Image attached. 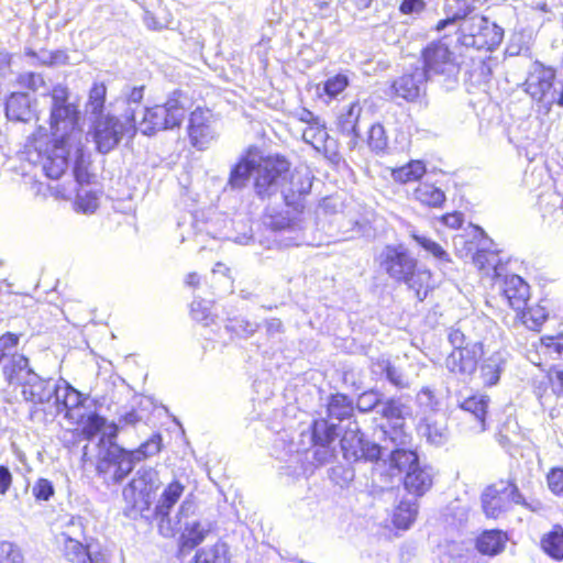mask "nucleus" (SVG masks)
<instances>
[{
	"label": "nucleus",
	"mask_w": 563,
	"mask_h": 563,
	"mask_svg": "<svg viewBox=\"0 0 563 563\" xmlns=\"http://www.w3.org/2000/svg\"><path fill=\"white\" fill-rule=\"evenodd\" d=\"M331 479L341 487L349 485L355 477V472L351 467L338 465L331 468Z\"/></svg>",
	"instance_id": "338daca9"
},
{
	"label": "nucleus",
	"mask_w": 563,
	"mask_h": 563,
	"mask_svg": "<svg viewBox=\"0 0 563 563\" xmlns=\"http://www.w3.org/2000/svg\"><path fill=\"white\" fill-rule=\"evenodd\" d=\"M426 173V165L422 161H411L407 165L393 170L394 180L406 184L420 179Z\"/></svg>",
	"instance_id": "49530a36"
},
{
	"label": "nucleus",
	"mask_w": 563,
	"mask_h": 563,
	"mask_svg": "<svg viewBox=\"0 0 563 563\" xmlns=\"http://www.w3.org/2000/svg\"><path fill=\"white\" fill-rule=\"evenodd\" d=\"M384 400L383 394L378 390L369 389L362 393L357 397L356 408L360 412H369L378 407H382V402Z\"/></svg>",
	"instance_id": "4d7b16f0"
},
{
	"label": "nucleus",
	"mask_w": 563,
	"mask_h": 563,
	"mask_svg": "<svg viewBox=\"0 0 563 563\" xmlns=\"http://www.w3.org/2000/svg\"><path fill=\"white\" fill-rule=\"evenodd\" d=\"M289 170L290 163L285 156L267 155L255 162L251 158L249 148V181L253 179V187L258 197L265 198L275 194Z\"/></svg>",
	"instance_id": "423d86ee"
},
{
	"label": "nucleus",
	"mask_w": 563,
	"mask_h": 563,
	"mask_svg": "<svg viewBox=\"0 0 563 563\" xmlns=\"http://www.w3.org/2000/svg\"><path fill=\"white\" fill-rule=\"evenodd\" d=\"M79 111L69 102V91L65 86L57 85L51 92L49 125L53 137H65L78 143L81 137Z\"/></svg>",
	"instance_id": "0eeeda50"
},
{
	"label": "nucleus",
	"mask_w": 563,
	"mask_h": 563,
	"mask_svg": "<svg viewBox=\"0 0 563 563\" xmlns=\"http://www.w3.org/2000/svg\"><path fill=\"white\" fill-rule=\"evenodd\" d=\"M410 236L421 249L431 254L439 262L449 263L451 261L449 253L430 238L417 232H412Z\"/></svg>",
	"instance_id": "8fccbe9b"
},
{
	"label": "nucleus",
	"mask_w": 563,
	"mask_h": 563,
	"mask_svg": "<svg viewBox=\"0 0 563 563\" xmlns=\"http://www.w3.org/2000/svg\"><path fill=\"white\" fill-rule=\"evenodd\" d=\"M211 113L207 110L196 109L190 113L188 134L191 144L198 150H203L216 135L210 122Z\"/></svg>",
	"instance_id": "6ab92c4d"
},
{
	"label": "nucleus",
	"mask_w": 563,
	"mask_h": 563,
	"mask_svg": "<svg viewBox=\"0 0 563 563\" xmlns=\"http://www.w3.org/2000/svg\"><path fill=\"white\" fill-rule=\"evenodd\" d=\"M327 412L331 420H350L354 416L353 401L344 394L332 395L328 401Z\"/></svg>",
	"instance_id": "f704fd0d"
},
{
	"label": "nucleus",
	"mask_w": 563,
	"mask_h": 563,
	"mask_svg": "<svg viewBox=\"0 0 563 563\" xmlns=\"http://www.w3.org/2000/svg\"><path fill=\"white\" fill-rule=\"evenodd\" d=\"M70 141L65 137H53V146L44 159L43 170L51 179H59L69 165Z\"/></svg>",
	"instance_id": "a211bd4d"
},
{
	"label": "nucleus",
	"mask_w": 563,
	"mask_h": 563,
	"mask_svg": "<svg viewBox=\"0 0 563 563\" xmlns=\"http://www.w3.org/2000/svg\"><path fill=\"white\" fill-rule=\"evenodd\" d=\"M415 200L429 208H442L446 201L444 191L431 183H420L413 191Z\"/></svg>",
	"instance_id": "c9c22d12"
},
{
	"label": "nucleus",
	"mask_w": 563,
	"mask_h": 563,
	"mask_svg": "<svg viewBox=\"0 0 563 563\" xmlns=\"http://www.w3.org/2000/svg\"><path fill=\"white\" fill-rule=\"evenodd\" d=\"M233 280L231 268L221 262L214 265L207 277V283L210 285L212 292L218 297L233 292Z\"/></svg>",
	"instance_id": "7c9ffc66"
},
{
	"label": "nucleus",
	"mask_w": 563,
	"mask_h": 563,
	"mask_svg": "<svg viewBox=\"0 0 563 563\" xmlns=\"http://www.w3.org/2000/svg\"><path fill=\"white\" fill-rule=\"evenodd\" d=\"M503 295L514 310L521 311L530 299V286L519 275H506L503 282Z\"/></svg>",
	"instance_id": "aec40b11"
},
{
	"label": "nucleus",
	"mask_w": 563,
	"mask_h": 563,
	"mask_svg": "<svg viewBox=\"0 0 563 563\" xmlns=\"http://www.w3.org/2000/svg\"><path fill=\"white\" fill-rule=\"evenodd\" d=\"M310 429L312 444H333L338 437L336 424L327 419L314 420Z\"/></svg>",
	"instance_id": "58836bf2"
},
{
	"label": "nucleus",
	"mask_w": 563,
	"mask_h": 563,
	"mask_svg": "<svg viewBox=\"0 0 563 563\" xmlns=\"http://www.w3.org/2000/svg\"><path fill=\"white\" fill-rule=\"evenodd\" d=\"M229 548L224 542H218L211 548L197 551L191 563H228Z\"/></svg>",
	"instance_id": "79ce46f5"
},
{
	"label": "nucleus",
	"mask_w": 563,
	"mask_h": 563,
	"mask_svg": "<svg viewBox=\"0 0 563 563\" xmlns=\"http://www.w3.org/2000/svg\"><path fill=\"white\" fill-rule=\"evenodd\" d=\"M508 353L506 351H496L484 358L481 365V378L484 386H494L498 384L500 374L507 364Z\"/></svg>",
	"instance_id": "cd10ccee"
},
{
	"label": "nucleus",
	"mask_w": 563,
	"mask_h": 563,
	"mask_svg": "<svg viewBox=\"0 0 563 563\" xmlns=\"http://www.w3.org/2000/svg\"><path fill=\"white\" fill-rule=\"evenodd\" d=\"M136 131L135 109H126L124 121L109 113L96 117L90 134L96 150L101 154H108L120 144L123 136L132 139Z\"/></svg>",
	"instance_id": "39448f33"
},
{
	"label": "nucleus",
	"mask_w": 563,
	"mask_h": 563,
	"mask_svg": "<svg viewBox=\"0 0 563 563\" xmlns=\"http://www.w3.org/2000/svg\"><path fill=\"white\" fill-rule=\"evenodd\" d=\"M504 487V481H499L483 492L482 508L487 518L496 519L508 509Z\"/></svg>",
	"instance_id": "5701e85b"
},
{
	"label": "nucleus",
	"mask_w": 563,
	"mask_h": 563,
	"mask_svg": "<svg viewBox=\"0 0 563 563\" xmlns=\"http://www.w3.org/2000/svg\"><path fill=\"white\" fill-rule=\"evenodd\" d=\"M416 402L421 416L434 415L440 406V401L437 398L434 390L428 386L422 387L417 393Z\"/></svg>",
	"instance_id": "864d4df0"
},
{
	"label": "nucleus",
	"mask_w": 563,
	"mask_h": 563,
	"mask_svg": "<svg viewBox=\"0 0 563 563\" xmlns=\"http://www.w3.org/2000/svg\"><path fill=\"white\" fill-rule=\"evenodd\" d=\"M448 341L454 350L464 349L467 344L474 343L468 340L465 333V322L463 321H459L448 329Z\"/></svg>",
	"instance_id": "bf43d9fd"
},
{
	"label": "nucleus",
	"mask_w": 563,
	"mask_h": 563,
	"mask_svg": "<svg viewBox=\"0 0 563 563\" xmlns=\"http://www.w3.org/2000/svg\"><path fill=\"white\" fill-rule=\"evenodd\" d=\"M548 486L555 495H563V468H552L547 476Z\"/></svg>",
	"instance_id": "774afa93"
},
{
	"label": "nucleus",
	"mask_w": 563,
	"mask_h": 563,
	"mask_svg": "<svg viewBox=\"0 0 563 563\" xmlns=\"http://www.w3.org/2000/svg\"><path fill=\"white\" fill-rule=\"evenodd\" d=\"M5 115L9 120L26 122L31 119V98L24 92H14L5 101Z\"/></svg>",
	"instance_id": "2f4dec72"
},
{
	"label": "nucleus",
	"mask_w": 563,
	"mask_h": 563,
	"mask_svg": "<svg viewBox=\"0 0 563 563\" xmlns=\"http://www.w3.org/2000/svg\"><path fill=\"white\" fill-rule=\"evenodd\" d=\"M418 503L416 499H404L396 507L393 522L398 529L407 530L416 520Z\"/></svg>",
	"instance_id": "e433bc0d"
},
{
	"label": "nucleus",
	"mask_w": 563,
	"mask_h": 563,
	"mask_svg": "<svg viewBox=\"0 0 563 563\" xmlns=\"http://www.w3.org/2000/svg\"><path fill=\"white\" fill-rule=\"evenodd\" d=\"M420 67L430 81H437L446 91L454 90L459 86L462 60L450 48L446 35L431 41L422 48Z\"/></svg>",
	"instance_id": "20e7f679"
},
{
	"label": "nucleus",
	"mask_w": 563,
	"mask_h": 563,
	"mask_svg": "<svg viewBox=\"0 0 563 563\" xmlns=\"http://www.w3.org/2000/svg\"><path fill=\"white\" fill-rule=\"evenodd\" d=\"M542 550L553 560H563V528L554 526L553 529L541 539Z\"/></svg>",
	"instance_id": "4c0bfd02"
},
{
	"label": "nucleus",
	"mask_w": 563,
	"mask_h": 563,
	"mask_svg": "<svg viewBox=\"0 0 563 563\" xmlns=\"http://www.w3.org/2000/svg\"><path fill=\"white\" fill-rule=\"evenodd\" d=\"M554 79L555 70L537 62L526 79L525 90L532 99L543 102L548 107L554 103L558 104L556 99L560 95V89L553 87Z\"/></svg>",
	"instance_id": "ddd939ff"
},
{
	"label": "nucleus",
	"mask_w": 563,
	"mask_h": 563,
	"mask_svg": "<svg viewBox=\"0 0 563 563\" xmlns=\"http://www.w3.org/2000/svg\"><path fill=\"white\" fill-rule=\"evenodd\" d=\"M379 266L389 278L407 285L420 301L424 300L430 272L419 266L418 260L405 245H386L379 254Z\"/></svg>",
	"instance_id": "f03ea898"
},
{
	"label": "nucleus",
	"mask_w": 563,
	"mask_h": 563,
	"mask_svg": "<svg viewBox=\"0 0 563 563\" xmlns=\"http://www.w3.org/2000/svg\"><path fill=\"white\" fill-rule=\"evenodd\" d=\"M106 418L98 413H90L82 427V432L88 439H92L98 435L106 427Z\"/></svg>",
	"instance_id": "69168bd1"
},
{
	"label": "nucleus",
	"mask_w": 563,
	"mask_h": 563,
	"mask_svg": "<svg viewBox=\"0 0 563 563\" xmlns=\"http://www.w3.org/2000/svg\"><path fill=\"white\" fill-rule=\"evenodd\" d=\"M163 449V437L159 432H154L139 448L130 450L131 456L135 463L157 455Z\"/></svg>",
	"instance_id": "a19ab883"
},
{
	"label": "nucleus",
	"mask_w": 563,
	"mask_h": 563,
	"mask_svg": "<svg viewBox=\"0 0 563 563\" xmlns=\"http://www.w3.org/2000/svg\"><path fill=\"white\" fill-rule=\"evenodd\" d=\"M504 485H505V497H506V504H507V507L509 506V504H516V505H521V506H525L526 508L530 509V510H536L534 507H532L530 504L527 503L526 498L523 497V495L520 493L518 486L514 483V482H510V481H504Z\"/></svg>",
	"instance_id": "e2e57ef3"
},
{
	"label": "nucleus",
	"mask_w": 563,
	"mask_h": 563,
	"mask_svg": "<svg viewBox=\"0 0 563 563\" xmlns=\"http://www.w3.org/2000/svg\"><path fill=\"white\" fill-rule=\"evenodd\" d=\"M418 433L426 438L427 442L441 446L449 441L450 432L445 419H438L434 415H426L419 418Z\"/></svg>",
	"instance_id": "412c9836"
},
{
	"label": "nucleus",
	"mask_w": 563,
	"mask_h": 563,
	"mask_svg": "<svg viewBox=\"0 0 563 563\" xmlns=\"http://www.w3.org/2000/svg\"><path fill=\"white\" fill-rule=\"evenodd\" d=\"M263 222L273 231H294L296 225L289 212L277 211L271 208L266 209Z\"/></svg>",
	"instance_id": "a18cd8bd"
},
{
	"label": "nucleus",
	"mask_w": 563,
	"mask_h": 563,
	"mask_svg": "<svg viewBox=\"0 0 563 563\" xmlns=\"http://www.w3.org/2000/svg\"><path fill=\"white\" fill-rule=\"evenodd\" d=\"M208 531L209 527L202 526L198 520L186 522L180 538L181 547L188 549L196 548L205 540Z\"/></svg>",
	"instance_id": "37998d69"
},
{
	"label": "nucleus",
	"mask_w": 563,
	"mask_h": 563,
	"mask_svg": "<svg viewBox=\"0 0 563 563\" xmlns=\"http://www.w3.org/2000/svg\"><path fill=\"white\" fill-rule=\"evenodd\" d=\"M211 300L206 299H195L191 302V317L194 320L203 323L205 325H208L210 322L213 321V316L211 312Z\"/></svg>",
	"instance_id": "13d9d810"
},
{
	"label": "nucleus",
	"mask_w": 563,
	"mask_h": 563,
	"mask_svg": "<svg viewBox=\"0 0 563 563\" xmlns=\"http://www.w3.org/2000/svg\"><path fill=\"white\" fill-rule=\"evenodd\" d=\"M474 5L470 3L467 0H455V7L445 5L444 11L446 14L445 19L440 20L434 30L437 32H442L446 30L449 26H454L456 23H462L466 19H470L474 14Z\"/></svg>",
	"instance_id": "c756f323"
},
{
	"label": "nucleus",
	"mask_w": 563,
	"mask_h": 563,
	"mask_svg": "<svg viewBox=\"0 0 563 563\" xmlns=\"http://www.w3.org/2000/svg\"><path fill=\"white\" fill-rule=\"evenodd\" d=\"M429 77L420 67V63L411 65L406 71L394 80L391 89L396 97L406 101H416L420 96L426 93Z\"/></svg>",
	"instance_id": "2eb2a0df"
},
{
	"label": "nucleus",
	"mask_w": 563,
	"mask_h": 563,
	"mask_svg": "<svg viewBox=\"0 0 563 563\" xmlns=\"http://www.w3.org/2000/svg\"><path fill=\"white\" fill-rule=\"evenodd\" d=\"M163 485L155 467L141 466L133 478L123 488L122 495L129 505L124 514L130 518L137 516L147 521H156L159 532L167 537L172 533L170 511L184 494L185 486L178 481L170 482L161 494L155 507H152L157 490Z\"/></svg>",
	"instance_id": "f257e3e1"
},
{
	"label": "nucleus",
	"mask_w": 563,
	"mask_h": 563,
	"mask_svg": "<svg viewBox=\"0 0 563 563\" xmlns=\"http://www.w3.org/2000/svg\"><path fill=\"white\" fill-rule=\"evenodd\" d=\"M367 145L376 155L386 153L388 146V137L385 128L380 123L371 125L367 133Z\"/></svg>",
	"instance_id": "09e8293b"
},
{
	"label": "nucleus",
	"mask_w": 563,
	"mask_h": 563,
	"mask_svg": "<svg viewBox=\"0 0 563 563\" xmlns=\"http://www.w3.org/2000/svg\"><path fill=\"white\" fill-rule=\"evenodd\" d=\"M548 308L541 302L529 308H525L521 311H517V317L520 319L522 324L533 331H539L541 325L548 319Z\"/></svg>",
	"instance_id": "ea45409f"
},
{
	"label": "nucleus",
	"mask_w": 563,
	"mask_h": 563,
	"mask_svg": "<svg viewBox=\"0 0 563 563\" xmlns=\"http://www.w3.org/2000/svg\"><path fill=\"white\" fill-rule=\"evenodd\" d=\"M376 367L379 368L380 373L385 375L386 379L397 388H407L409 382L402 371L395 366L388 360H382L376 363Z\"/></svg>",
	"instance_id": "603ef678"
},
{
	"label": "nucleus",
	"mask_w": 563,
	"mask_h": 563,
	"mask_svg": "<svg viewBox=\"0 0 563 563\" xmlns=\"http://www.w3.org/2000/svg\"><path fill=\"white\" fill-rule=\"evenodd\" d=\"M493 241L485 238L481 242V247L473 255V263L479 269L485 272L486 275L493 274L494 276L500 275L501 260L497 250H492Z\"/></svg>",
	"instance_id": "b1692460"
},
{
	"label": "nucleus",
	"mask_w": 563,
	"mask_h": 563,
	"mask_svg": "<svg viewBox=\"0 0 563 563\" xmlns=\"http://www.w3.org/2000/svg\"><path fill=\"white\" fill-rule=\"evenodd\" d=\"M74 206L77 212L91 214L99 207V197L93 190L80 188L77 191Z\"/></svg>",
	"instance_id": "3c124183"
},
{
	"label": "nucleus",
	"mask_w": 563,
	"mask_h": 563,
	"mask_svg": "<svg viewBox=\"0 0 563 563\" xmlns=\"http://www.w3.org/2000/svg\"><path fill=\"white\" fill-rule=\"evenodd\" d=\"M350 84V79L345 74H336L328 78L323 82V92L330 98H335L343 92Z\"/></svg>",
	"instance_id": "680f3d73"
},
{
	"label": "nucleus",
	"mask_w": 563,
	"mask_h": 563,
	"mask_svg": "<svg viewBox=\"0 0 563 563\" xmlns=\"http://www.w3.org/2000/svg\"><path fill=\"white\" fill-rule=\"evenodd\" d=\"M489 402L490 398L483 394H475L459 401L460 409L474 417L477 432H484L486 430V415Z\"/></svg>",
	"instance_id": "bb28decb"
},
{
	"label": "nucleus",
	"mask_w": 563,
	"mask_h": 563,
	"mask_svg": "<svg viewBox=\"0 0 563 563\" xmlns=\"http://www.w3.org/2000/svg\"><path fill=\"white\" fill-rule=\"evenodd\" d=\"M70 154L74 153L73 174L77 183L88 184L90 181V173L88 166L90 164L89 154L81 143V137H78V143L70 142Z\"/></svg>",
	"instance_id": "473e14b6"
},
{
	"label": "nucleus",
	"mask_w": 563,
	"mask_h": 563,
	"mask_svg": "<svg viewBox=\"0 0 563 563\" xmlns=\"http://www.w3.org/2000/svg\"><path fill=\"white\" fill-rule=\"evenodd\" d=\"M0 563H24V555L21 548L13 542L1 541Z\"/></svg>",
	"instance_id": "052dcab7"
},
{
	"label": "nucleus",
	"mask_w": 563,
	"mask_h": 563,
	"mask_svg": "<svg viewBox=\"0 0 563 563\" xmlns=\"http://www.w3.org/2000/svg\"><path fill=\"white\" fill-rule=\"evenodd\" d=\"M32 493L36 501H48L55 494V487L49 479L41 477L35 482Z\"/></svg>",
	"instance_id": "0e129e2a"
},
{
	"label": "nucleus",
	"mask_w": 563,
	"mask_h": 563,
	"mask_svg": "<svg viewBox=\"0 0 563 563\" xmlns=\"http://www.w3.org/2000/svg\"><path fill=\"white\" fill-rule=\"evenodd\" d=\"M107 96V87L102 82H95L89 91L87 108L96 117L104 115V102Z\"/></svg>",
	"instance_id": "5fc2aeb1"
},
{
	"label": "nucleus",
	"mask_w": 563,
	"mask_h": 563,
	"mask_svg": "<svg viewBox=\"0 0 563 563\" xmlns=\"http://www.w3.org/2000/svg\"><path fill=\"white\" fill-rule=\"evenodd\" d=\"M387 424L380 426L384 440L391 443L410 444L411 435L406 431L405 421L412 416L410 404L402 397L384 398L382 407L377 410Z\"/></svg>",
	"instance_id": "9b49d317"
},
{
	"label": "nucleus",
	"mask_w": 563,
	"mask_h": 563,
	"mask_svg": "<svg viewBox=\"0 0 563 563\" xmlns=\"http://www.w3.org/2000/svg\"><path fill=\"white\" fill-rule=\"evenodd\" d=\"M363 109L358 102H353L338 118V128L340 132L351 137L350 145L354 147L361 140L358 122L362 118Z\"/></svg>",
	"instance_id": "393cba45"
},
{
	"label": "nucleus",
	"mask_w": 563,
	"mask_h": 563,
	"mask_svg": "<svg viewBox=\"0 0 563 563\" xmlns=\"http://www.w3.org/2000/svg\"><path fill=\"white\" fill-rule=\"evenodd\" d=\"M3 378L10 386L21 387L23 399L34 405L53 401L58 385V379L44 378L35 373L25 355L13 356L5 364Z\"/></svg>",
	"instance_id": "7ed1b4c3"
},
{
	"label": "nucleus",
	"mask_w": 563,
	"mask_h": 563,
	"mask_svg": "<svg viewBox=\"0 0 563 563\" xmlns=\"http://www.w3.org/2000/svg\"><path fill=\"white\" fill-rule=\"evenodd\" d=\"M186 114V98L180 90H174L165 103L144 109L140 130L144 135L180 126Z\"/></svg>",
	"instance_id": "1a4fd4ad"
},
{
	"label": "nucleus",
	"mask_w": 563,
	"mask_h": 563,
	"mask_svg": "<svg viewBox=\"0 0 563 563\" xmlns=\"http://www.w3.org/2000/svg\"><path fill=\"white\" fill-rule=\"evenodd\" d=\"M80 540H63L59 544L65 559L70 563H103L106 555L100 551L97 542Z\"/></svg>",
	"instance_id": "f3484780"
},
{
	"label": "nucleus",
	"mask_w": 563,
	"mask_h": 563,
	"mask_svg": "<svg viewBox=\"0 0 563 563\" xmlns=\"http://www.w3.org/2000/svg\"><path fill=\"white\" fill-rule=\"evenodd\" d=\"M507 541L506 532L499 529H492L483 531L476 538L475 545L481 554L496 556L504 551Z\"/></svg>",
	"instance_id": "c85d7f7f"
},
{
	"label": "nucleus",
	"mask_w": 563,
	"mask_h": 563,
	"mask_svg": "<svg viewBox=\"0 0 563 563\" xmlns=\"http://www.w3.org/2000/svg\"><path fill=\"white\" fill-rule=\"evenodd\" d=\"M135 464L130 450L112 443L98 450L96 471L107 485H118L132 473Z\"/></svg>",
	"instance_id": "9d476101"
},
{
	"label": "nucleus",
	"mask_w": 563,
	"mask_h": 563,
	"mask_svg": "<svg viewBox=\"0 0 563 563\" xmlns=\"http://www.w3.org/2000/svg\"><path fill=\"white\" fill-rule=\"evenodd\" d=\"M280 192L286 206L299 212L303 209V201L310 194L312 177L307 170L295 169L280 183Z\"/></svg>",
	"instance_id": "4468645a"
},
{
	"label": "nucleus",
	"mask_w": 563,
	"mask_h": 563,
	"mask_svg": "<svg viewBox=\"0 0 563 563\" xmlns=\"http://www.w3.org/2000/svg\"><path fill=\"white\" fill-rule=\"evenodd\" d=\"M63 530L57 536V542L60 543L63 540H80L86 539L85 537V519L79 516H69L63 519Z\"/></svg>",
	"instance_id": "c03bdc74"
},
{
	"label": "nucleus",
	"mask_w": 563,
	"mask_h": 563,
	"mask_svg": "<svg viewBox=\"0 0 563 563\" xmlns=\"http://www.w3.org/2000/svg\"><path fill=\"white\" fill-rule=\"evenodd\" d=\"M433 476L434 472L430 465L416 464L415 468L404 475V487L415 497H421L432 487Z\"/></svg>",
	"instance_id": "4be33fe9"
},
{
	"label": "nucleus",
	"mask_w": 563,
	"mask_h": 563,
	"mask_svg": "<svg viewBox=\"0 0 563 563\" xmlns=\"http://www.w3.org/2000/svg\"><path fill=\"white\" fill-rule=\"evenodd\" d=\"M483 354L482 344L475 342L467 344L466 347L453 350L445 358L446 369L462 377H471L478 364V358Z\"/></svg>",
	"instance_id": "dca6fc26"
},
{
	"label": "nucleus",
	"mask_w": 563,
	"mask_h": 563,
	"mask_svg": "<svg viewBox=\"0 0 563 563\" xmlns=\"http://www.w3.org/2000/svg\"><path fill=\"white\" fill-rule=\"evenodd\" d=\"M343 459L347 463L378 462L386 449L366 439L356 420L350 421L340 440Z\"/></svg>",
	"instance_id": "f8f14e48"
},
{
	"label": "nucleus",
	"mask_w": 563,
	"mask_h": 563,
	"mask_svg": "<svg viewBox=\"0 0 563 563\" xmlns=\"http://www.w3.org/2000/svg\"><path fill=\"white\" fill-rule=\"evenodd\" d=\"M456 35L461 46L493 52L503 42L504 29L485 15L474 14L460 23Z\"/></svg>",
	"instance_id": "6e6552de"
},
{
	"label": "nucleus",
	"mask_w": 563,
	"mask_h": 563,
	"mask_svg": "<svg viewBox=\"0 0 563 563\" xmlns=\"http://www.w3.org/2000/svg\"><path fill=\"white\" fill-rule=\"evenodd\" d=\"M20 336V334L13 332H5L0 335V364L2 369L13 356L22 355L21 353H16Z\"/></svg>",
	"instance_id": "de8ad7c7"
},
{
	"label": "nucleus",
	"mask_w": 563,
	"mask_h": 563,
	"mask_svg": "<svg viewBox=\"0 0 563 563\" xmlns=\"http://www.w3.org/2000/svg\"><path fill=\"white\" fill-rule=\"evenodd\" d=\"M395 448L389 453V467L390 471L397 472L398 475L407 474L420 464L418 453L409 448V444L393 443Z\"/></svg>",
	"instance_id": "a878e982"
},
{
	"label": "nucleus",
	"mask_w": 563,
	"mask_h": 563,
	"mask_svg": "<svg viewBox=\"0 0 563 563\" xmlns=\"http://www.w3.org/2000/svg\"><path fill=\"white\" fill-rule=\"evenodd\" d=\"M246 185V151L241 153L238 163L231 168L228 186L242 189Z\"/></svg>",
	"instance_id": "6e6d98bb"
},
{
	"label": "nucleus",
	"mask_w": 563,
	"mask_h": 563,
	"mask_svg": "<svg viewBox=\"0 0 563 563\" xmlns=\"http://www.w3.org/2000/svg\"><path fill=\"white\" fill-rule=\"evenodd\" d=\"M82 401V395L63 378L58 379L54 397V405L58 412L78 407Z\"/></svg>",
	"instance_id": "72a5a7b5"
}]
</instances>
